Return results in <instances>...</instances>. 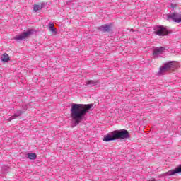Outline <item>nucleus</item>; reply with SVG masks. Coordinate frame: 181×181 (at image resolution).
Listing matches in <instances>:
<instances>
[{
	"label": "nucleus",
	"mask_w": 181,
	"mask_h": 181,
	"mask_svg": "<svg viewBox=\"0 0 181 181\" xmlns=\"http://www.w3.org/2000/svg\"><path fill=\"white\" fill-rule=\"evenodd\" d=\"M93 108V104L72 103L71 105V117L72 119V127H77L83 121H86L87 112Z\"/></svg>",
	"instance_id": "nucleus-1"
},
{
	"label": "nucleus",
	"mask_w": 181,
	"mask_h": 181,
	"mask_svg": "<svg viewBox=\"0 0 181 181\" xmlns=\"http://www.w3.org/2000/svg\"><path fill=\"white\" fill-rule=\"evenodd\" d=\"M128 138H129V132L125 129H121L115 130L105 136L103 141L108 142L110 141H115V139H128Z\"/></svg>",
	"instance_id": "nucleus-2"
},
{
	"label": "nucleus",
	"mask_w": 181,
	"mask_h": 181,
	"mask_svg": "<svg viewBox=\"0 0 181 181\" xmlns=\"http://www.w3.org/2000/svg\"><path fill=\"white\" fill-rule=\"evenodd\" d=\"M170 69H176V62L173 61L164 64L163 67H160L158 71L159 74H163L166 73L168 70H170Z\"/></svg>",
	"instance_id": "nucleus-3"
},
{
	"label": "nucleus",
	"mask_w": 181,
	"mask_h": 181,
	"mask_svg": "<svg viewBox=\"0 0 181 181\" xmlns=\"http://www.w3.org/2000/svg\"><path fill=\"white\" fill-rule=\"evenodd\" d=\"M34 32L35 30H28L26 32H24L18 35H16L14 37V40H16V42H22V40L26 39V37L30 36V35H33Z\"/></svg>",
	"instance_id": "nucleus-4"
},
{
	"label": "nucleus",
	"mask_w": 181,
	"mask_h": 181,
	"mask_svg": "<svg viewBox=\"0 0 181 181\" xmlns=\"http://www.w3.org/2000/svg\"><path fill=\"white\" fill-rule=\"evenodd\" d=\"M168 21H173V22H177V23H180L181 22V14L179 13H173L167 16Z\"/></svg>",
	"instance_id": "nucleus-5"
},
{
	"label": "nucleus",
	"mask_w": 181,
	"mask_h": 181,
	"mask_svg": "<svg viewBox=\"0 0 181 181\" xmlns=\"http://www.w3.org/2000/svg\"><path fill=\"white\" fill-rule=\"evenodd\" d=\"M154 33L158 36H165V35H168V30L162 25L156 26L154 28Z\"/></svg>",
	"instance_id": "nucleus-6"
},
{
	"label": "nucleus",
	"mask_w": 181,
	"mask_h": 181,
	"mask_svg": "<svg viewBox=\"0 0 181 181\" xmlns=\"http://www.w3.org/2000/svg\"><path fill=\"white\" fill-rule=\"evenodd\" d=\"M164 52H165V47H158L154 48L153 50V56L154 59H158L160 54H163Z\"/></svg>",
	"instance_id": "nucleus-7"
},
{
	"label": "nucleus",
	"mask_w": 181,
	"mask_h": 181,
	"mask_svg": "<svg viewBox=\"0 0 181 181\" xmlns=\"http://www.w3.org/2000/svg\"><path fill=\"white\" fill-rule=\"evenodd\" d=\"M23 113V112H22V110H18L16 113H15L13 116L10 117L8 119V121H12V119H16V118H18V117H21V115H22Z\"/></svg>",
	"instance_id": "nucleus-8"
},
{
	"label": "nucleus",
	"mask_w": 181,
	"mask_h": 181,
	"mask_svg": "<svg viewBox=\"0 0 181 181\" xmlns=\"http://www.w3.org/2000/svg\"><path fill=\"white\" fill-rule=\"evenodd\" d=\"M98 83V81L89 80L86 81V86H88V87H94V86H97Z\"/></svg>",
	"instance_id": "nucleus-9"
},
{
	"label": "nucleus",
	"mask_w": 181,
	"mask_h": 181,
	"mask_svg": "<svg viewBox=\"0 0 181 181\" xmlns=\"http://www.w3.org/2000/svg\"><path fill=\"white\" fill-rule=\"evenodd\" d=\"M100 30H102V32H110V30L111 29V26L109 25H103L99 28Z\"/></svg>",
	"instance_id": "nucleus-10"
},
{
	"label": "nucleus",
	"mask_w": 181,
	"mask_h": 181,
	"mask_svg": "<svg viewBox=\"0 0 181 181\" xmlns=\"http://www.w3.org/2000/svg\"><path fill=\"white\" fill-rule=\"evenodd\" d=\"M44 6L45 4L35 5L33 7V11L34 12H37V11H40V9H42Z\"/></svg>",
	"instance_id": "nucleus-11"
},
{
	"label": "nucleus",
	"mask_w": 181,
	"mask_h": 181,
	"mask_svg": "<svg viewBox=\"0 0 181 181\" xmlns=\"http://www.w3.org/2000/svg\"><path fill=\"white\" fill-rule=\"evenodd\" d=\"M1 60L2 62H9V55H8V54L4 53L3 54L2 57H1Z\"/></svg>",
	"instance_id": "nucleus-12"
},
{
	"label": "nucleus",
	"mask_w": 181,
	"mask_h": 181,
	"mask_svg": "<svg viewBox=\"0 0 181 181\" xmlns=\"http://www.w3.org/2000/svg\"><path fill=\"white\" fill-rule=\"evenodd\" d=\"M28 159H31L32 160H35V159H36V153H30L28 154Z\"/></svg>",
	"instance_id": "nucleus-13"
},
{
	"label": "nucleus",
	"mask_w": 181,
	"mask_h": 181,
	"mask_svg": "<svg viewBox=\"0 0 181 181\" xmlns=\"http://www.w3.org/2000/svg\"><path fill=\"white\" fill-rule=\"evenodd\" d=\"M49 29L50 32H56V29H54V24H53V23H49Z\"/></svg>",
	"instance_id": "nucleus-14"
},
{
	"label": "nucleus",
	"mask_w": 181,
	"mask_h": 181,
	"mask_svg": "<svg viewBox=\"0 0 181 181\" xmlns=\"http://www.w3.org/2000/svg\"><path fill=\"white\" fill-rule=\"evenodd\" d=\"M3 170H4L5 172L8 171L9 170V167L6 166V165H4L2 168Z\"/></svg>",
	"instance_id": "nucleus-15"
},
{
	"label": "nucleus",
	"mask_w": 181,
	"mask_h": 181,
	"mask_svg": "<svg viewBox=\"0 0 181 181\" xmlns=\"http://www.w3.org/2000/svg\"><path fill=\"white\" fill-rule=\"evenodd\" d=\"M171 6H172L173 9H175V8H176V4H175L174 6H173V4H171Z\"/></svg>",
	"instance_id": "nucleus-16"
},
{
	"label": "nucleus",
	"mask_w": 181,
	"mask_h": 181,
	"mask_svg": "<svg viewBox=\"0 0 181 181\" xmlns=\"http://www.w3.org/2000/svg\"><path fill=\"white\" fill-rule=\"evenodd\" d=\"M26 110H28V106H25L24 107V110L26 111Z\"/></svg>",
	"instance_id": "nucleus-17"
},
{
	"label": "nucleus",
	"mask_w": 181,
	"mask_h": 181,
	"mask_svg": "<svg viewBox=\"0 0 181 181\" xmlns=\"http://www.w3.org/2000/svg\"><path fill=\"white\" fill-rule=\"evenodd\" d=\"M148 181H156V180H155V178H152L151 180H150Z\"/></svg>",
	"instance_id": "nucleus-18"
}]
</instances>
